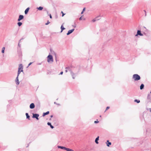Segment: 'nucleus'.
Listing matches in <instances>:
<instances>
[{"label": "nucleus", "mask_w": 151, "mask_h": 151, "mask_svg": "<svg viewBox=\"0 0 151 151\" xmlns=\"http://www.w3.org/2000/svg\"><path fill=\"white\" fill-rule=\"evenodd\" d=\"M47 61L48 63H52L53 61V59L52 56L49 53L47 57Z\"/></svg>", "instance_id": "f257e3e1"}, {"label": "nucleus", "mask_w": 151, "mask_h": 151, "mask_svg": "<svg viewBox=\"0 0 151 151\" xmlns=\"http://www.w3.org/2000/svg\"><path fill=\"white\" fill-rule=\"evenodd\" d=\"M23 66L22 64H19V68H18V71L17 75V76H19V75L21 72H23Z\"/></svg>", "instance_id": "f03ea898"}, {"label": "nucleus", "mask_w": 151, "mask_h": 151, "mask_svg": "<svg viewBox=\"0 0 151 151\" xmlns=\"http://www.w3.org/2000/svg\"><path fill=\"white\" fill-rule=\"evenodd\" d=\"M132 78L135 81H137L140 80V76L137 74H134L133 75Z\"/></svg>", "instance_id": "7ed1b4c3"}, {"label": "nucleus", "mask_w": 151, "mask_h": 151, "mask_svg": "<svg viewBox=\"0 0 151 151\" xmlns=\"http://www.w3.org/2000/svg\"><path fill=\"white\" fill-rule=\"evenodd\" d=\"M39 116V115L38 114L33 113L32 117L33 118H35L37 120H38L39 119L38 118Z\"/></svg>", "instance_id": "20e7f679"}, {"label": "nucleus", "mask_w": 151, "mask_h": 151, "mask_svg": "<svg viewBox=\"0 0 151 151\" xmlns=\"http://www.w3.org/2000/svg\"><path fill=\"white\" fill-rule=\"evenodd\" d=\"M17 53L18 55L19 56H20L22 55V52L21 51V47L18 48Z\"/></svg>", "instance_id": "39448f33"}, {"label": "nucleus", "mask_w": 151, "mask_h": 151, "mask_svg": "<svg viewBox=\"0 0 151 151\" xmlns=\"http://www.w3.org/2000/svg\"><path fill=\"white\" fill-rule=\"evenodd\" d=\"M143 35L142 33H141V31L140 30H137V33L135 35V36H137L138 35H139L140 36H142Z\"/></svg>", "instance_id": "423d86ee"}, {"label": "nucleus", "mask_w": 151, "mask_h": 151, "mask_svg": "<svg viewBox=\"0 0 151 151\" xmlns=\"http://www.w3.org/2000/svg\"><path fill=\"white\" fill-rule=\"evenodd\" d=\"M24 18V16L22 15H20L19 16V18L17 19V21L18 22L20 21L21 20L23 19Z\"/></svg>", "instance_id": "0eeeda50"}, {"label": "nucleus", "mask_w": 151, "mask_h": 151, "mask_svg": "<svg viewBox=\"0 0 151 151\" xmlns=\"http://www.w3.org/2000/svg\"><path fill=\"white\" fill-rule=\"evenodd\" d=\"M74 30V29H70V30H69L68 32L67 33V35H70V34H71V33H72L73 32V31Z\"/></svg>", "instance_id": "6e6552de"}, {"label": "nucleus", "mask_w": 151, "mask_h": 151, "mask_svg": "<svg viewBox=\"0 0 151 151\" xmlns=\"http://www.w3.org/2000/svg\"><path fill=\"white\" fill-rule=\"evenodd\" d=\"M70 74L72 77V78L73 79H74L75 78V74H74L71 70H70Z\"/></svg>", "instance_id": "1a4fd4ad"}, {"label": "nucleus", "mask_w": 151, "mask_h": 151, "mask_svg": "<svg viewBox=\"0 0 151 151\" xmlns=\"http://www.w3.org/2000/svg\"><path fill=\"white\" fill-rule=\"evenodd\" d=\"M35 105L33 103H31L29 105V108L31 109H33L35 108Z\"/></svg>", "instance_id": "9d476101"}, {"label": "nucleus", "mask_w": 151, "mask_h": 151, "mask_svg": "<svg viewBox=\"0 0 151 151\" xmlns=\"http://www.w3.org/2000/svg\"><path fill=\"white\" fill-rule=\"evenodd\" d=\"M18 77L19 76H17L15 79V82H16V84L17 85H19V81Z\"/></svg>", "instance_id": "9b49d317"}, {"label": "nucleus", "mask_w": 151, "mask_h": 151, "mask_svg": "<svg viewBox=\"0 0 151 151\" xmlns=\"http://www.w3.org/2000/svg\"><path fill=\"white\" fill-rule=\"evenodd\" d=\"M100 17V16H97V17H96L95 19H93L92 20V21L93 22H94L96 20H98L100 18H99Z\"/></svg>", "instance_id": "f8f14e48"}, {"label": "nucleus", "mask_w": 151, "mask_h": 151, "mask_svg": "<svg viewBox=\"0 0 151 151\" xmlns=\"http://www.w3.org/2000/svg\"><path fill=\"white\" fill-rule=\"evenodd\" d=\"M106 145L108 147H109L110 146V145H111V142H109V140H107L106 141Z\"/></svg>", "instance_id": "ddd939ff"}, {"label": "nucleus", "mask_w": 151, "mask_h": 151, "mask_svg": "<svg viewBox=\"0 0 151 151\" xmlns=\"http://www.w3.org/2000/svg\"><path fill=\"white\" fill-rule=\"evenodd\" d=\"M58 148H60L61 149L64 150H66V147H65L60 146H58Z\"/></svg>", "instance_id": "4468645a"}, {"label": "nucleus", "mask_w": 151, "mask_h": 151, "mask_svg": "<svg viewBox=\"0 0 151 151\" xmlns=\"http://www.w3.org/2000/svg\"><path fill=\"white\" fill-rule=\"evenodd\" d=\"M99 139V136H98L95 139V142L96 144H99V142H98V141Z\"/></svg>", "instance_id": "2eb2a0df"}, {"label": "nucleus", "mask_w": 151, "mask_h": 151, "mask_svg": "<svg viewBox=\"0 0 151 151\" xmlns=\"http://www.w3.org/2000/svg\"><path fill=\"white\" fill-rule=\"evenodd\" d=\"M29 8L28 7L24 11V13L25 14H27L29 10Z\"/></svg>", "instance_id": "dca6fc26"}, {"label": "nucleus", "mask_w": 151, "mask_h": 151, "mask_svg": "<svg viewBox=\"0 0 151 151\" xmlns=\"http://www.w3.org/2000/svg\"><path fill=\"white\" fill-rule=\"evenodd\" d=\"M47 124L48 125L50 126V128L51 129H52L54 128V126L52 125L51 124L50 122H47Z\"/></svg>", "instance_id": "f3484780"}, {"label": "nucleus", "mask_w": 151, "mask_h": 151, "mask_svg": "<svg viewBox=\"0 0 151 151\" xmlns=\"http://www.w3.org/2000/svg\"><path fill=\"white\" fill-rule=\"evenodd\" d=\"M49 111H47L46 112H44V113H43V114H42V116H44L45 115L49 114Z\"/></svg>", "instance_id": "a211bd4d"}, {"label": "nucleus", "mask_w": 151, "mask_h": 151, "mask_svg": "<svg viewBox=\"0 0 151 151\" xmlns=\"http://www.w3.org/2000/svg\"><path fill=\"white\" fill-rule=\"evenodd\" d=\"M144 85L143 84V83H142L140 86V90H142V89H143L144 88Z\"/></svg>", "instance_id": "6ab92c4d"}, {"label": "nucleus", "mask_w": 151, "mask_h": 151, "mask_svg": "<svg viewBox=\"0 0 151 151\" xmlns=\"http://www.w3.org/2000/svg\"><path fill=\"white\" fill-rule=\"evenodd\" d=\"M26 116L27 119L29 120L30 119V116L27 113H26Z\"/></svg>", "instance_id": "aec40b11"}, {"label": "nucleus", "mask_w": 151, "mask_h": 151, "mask_svg": "<svg viewBox=\"0 0 151 151\" xmlns=\"http://www.w3.org/2000/svg\"><path fill=\"white\" fill-rule=\"evenodd\" d=\"M60 29H61L60 32H63V31L65 29V28L63 26V25H61L60 27Z\"/></svg>", "instance_id": "412c9836"}, {"label": "nucleus", "mask_w": 151, "mask_h": 151, "mask_svg": "<svg viewBox=\"0 0 151 151\" xmlns=\"http://www.w3.org/2000/svg\"><path fill=\"white\" fill-rule=\"evenodd\" d=\"M37 9L41 11L43 9V8L42 6H39L38 7H37Z\"/></svg>", "instance_id": "4be33fe9"}, {"label": "nucleus", "mask_w": 151, "mask_h": 151, "mask_svg": "<svg viewBox=\"0 0 151 151\" xmlns=\"http://www.w3.org/2000/svg\"><path fill=\"white\" fill-rule=\"evenodd\" d=\"M17 24L19 27H20L22 25V22H19V21L17 23Z\"/></svg>", "instance_id": "5701e85b"}, {"label": "nucleus", "mask_w": 151, "mask_h": 151, "mask_svg": "<svg viewBox=\"0 0 151 151\" xmlns=\"http://www.w3.org/2000/svg\"><path fill=\"white\" fill-rule=\"evenodd\" d=\"M134 102H136L137 103H139L140 102V101L139 100L136 99L134 100Z\"/></svg>", "instance_id": "b1692460"}, {"label": "nucleus", "mask_w": 151, "mask_h": 151, "mask_svg": "<svg viewBox=\"0 0 151 151\" xmlns=\"http://www.w3.org/2000/svg\"><path fill=\"white\" fill-rule=\"evenodd\" d=\"M66 150L67 151H74L73 150L67 148L66 149Z\"/></svg>", "instance_id": "393cba45"}, {"label": "nucleus", "mask_w": 151, "mask_h": 151, "mask_svg": "<svg viewBox=\"0 0 151 151\" xmlns=\"http://www.w3.org/2000/svg\"><path fill=\"white\" fill-rule=\"evenodd\" d=\"M151 95L150 94H148L147 96V99H151Z\"/></svg>", "instance_id": "a878e982"}, {"label": "nucleus", "mask_w": 151, "mask_h": 151, "mask_svg": "<svg viewBox=\"0 0 151 151\" xmlns=\"http://www.w3.org/2000/svg\"><path fill=\"white\" fill-rule=\"evenodd\" d=\"M72 67L71 66H70V67H69V66H68V67H66L65 68V69H67L68 70H69V71H70V70H71V68Z\"/></svg>", "instance_id": "bb28decb"}, {"label": "nucleus", "mask_w": 151, "mask_h": 151, "mask_svg": "<svg viewBox=\"0 0 151 151\" xmlns=\"http://www.w3.org/2000/svg\"><path fill=\"white\" fill-rule=\"evenodd\" d=\"M5 49V47H4L2 48V50H1V52L2 53H4V50Z\"/></svg>", "instance_id": "cd10ccee"}, {"label": "nucleus", "mask_w": 151, "mask_h": 151, "mask_svg": "<svg viewBox=\"0 0 151 151\" xmlns=\"http://www.w3.org/2000/svg\"><path fill=\"white\" fill-rule=\"evenodd\" d=\"M86 9L85 8H83L82 11L81 12V14H83V13L85 11Z\"/></svg>", "instance_id": "c85d7f7f"}, {"label": "nucleus", "mask_w": 151, "mask_h": 151, "mask_svg": "<svg viewBox=\"0 0 151 151\" xmlns=\"http://www.w3.org/2000/svg\"><path fill=\"white\" fill-rule=\"evenodd\" d=\"M50 22L48 20L47 23H46L45 24L46 25H48V24H50Z\"/></svg>", "instance_id": "c756f323"}, {"label": "nucleus", "mask_w": 151, "mask_h": 151, "mask_svg": "<svg viewBox=\"0 0 151 151\" xmlns=\"http://www.w3.org/2000/svg\"><path fill=\"white\" fill-rule=\"evenodd\" d=\"M110 108V107L109 106H107L106 108V110L105 111H106V110H108Z\"/></svg>", "instance_id": "7c9ffc66"}, {"label": "nucleus", "mask_w": 151, "mask_h": 151, "mask_svg": "<svg viewBox=\"0 0 151 151\" xmlns=\"http://www.w3.org/2000/svg\"><path fill=\"white\" fill-rule=\"evenodd\" d=\"M54 104H56V105H58V106H60V104H58V103H56L55 102H54Z\"/></svg>", "instance_id": "2f4dec72"}, {"label": "nucleus", "mask_w": 151, "mask_h": 151, "mask_svg": "<svg viewBox=\"0 0 151 151\" xmlns=\"http://www.w3.org/2000/svg\"><path fill=\"white\" fill-rule=\"evenodd\" d=\"M99 122V121H98L97 120V121H95L94 122V123L95 124H96Z\"/></svg>", "instance_id": "473e14b6"}, {"label": "nucleus", "mask_w": 151, "mask_h": 151, "mask_svg": "<svg viewBox=\"0 0 151 151\" xmlns=\"http://www.w3.org/2000/svg\"><path fill=\"white\" fill-rule=\"evenodd\" d=\"M48 15L50 17V19H52V16L51 14H48Z\"/></svg>", "instance_id": "72a5a7b5"}, {"label": "nucleus", "mask_w": 151, "mask_h": 151, "mask_svg": "<svg viewBox=\"0 0 151 151\" xmlns=\"http://www.w3.org/2000/svg\"><path fill=\"white\" fill-rule=\"evenodd\" d=\"M18 48H20V47H21V45H20V44H19V43H18Z\"/></svg>", "instance_id": "f704fd0d"}, {"label": "nucleus", "mask_w": 151, "mask_h": 151, "mask_svg": "<svg viewBox=\"0 0 151 151\" xmlns=\"http://www.w3.org/2000/svg\"><path fill=\"white\" fill-rule=\"evenodd\" d=\"M32 63V62H30V63L28 65V66L29 67V66Z\"/></svg>", "instance_id": "c9c22d12"}, {"label": "nucleus", "mask_w": 151, "mask_h": 151, "mask_svg": "<svg viewBox=\"0 0 151 151\" xmlns=\"http://www.w3.org/2000/svg\"><path fill=\"white\" fill-rule=\"evenodd\" d=\"M63 72L61 71L59 75H62L63 74Z\"/></svg>", "instance_id": "e433bc0d"}, {"label": "nucleus", "mask_w": 151, "mask_h": 151, "mask_svg": "<svg viewBox=\"0 0 151 151\" xmlns=\"http://www.w3.org/2000/svg\"><path fill=\"white\" fill-rule=\"evenodd\" d=\"M73 26L74 28H75L76 27V25L75 24L73 25Z\"/></svg>", "instance_id": "4c0bfd02"}, {"label": "nucleus", "mask_w": 151, "mask_h": 151, "mask_svg": "<svg viewBox=\"0 0 151 151\" xmlns=\"http://www.w3.org/2000/svg\"><path fill=\"white\" fill-rule=\"evenodd\" d=\"M79 20H82V17H81L79 18Z\"/></svg>", "instance_id": "58836bf2"}, {"label": "nucleus", "mask_w": 151, "mask_h": 151, "mask_svg": "<svg viewBox=\"0 0 151 151\" xmlns=\"http://www.w3.org/2000/svg\"><path fill=\"white\" fill-rule=\"evenodd\" d=\"M61 13H63L62 17H63L64 16V15L65 14L63 13L62 11Z\"/></svg>", "instance_id": "ea45409f"}, {"label": "nucleus", "mask_w": 151, "mask_h": 151, "mask_svg": "<svg viewBox=\"0 0 151 151\" xmlns=\"http://www.w3.org/2000/svg\"><path fill=\"white\" fill-rule=\"evenodd\" d=\"M30 143H29V144H27V146H26V147H28L29 146Z\"/></svg>", "instance_id": "a19ab883"}, {"label": "nucleus", "mask_w": 151, "mask_h": 151, "mask_svg": "<svg viewBox=\"0 0 151 151\" xmlns=\"http://www.w3.org/2000/svg\"><path fill=\"white\" fill-rule=\"evenodd\" d=\"M144 27L146 29V30L147 31H148V29H147L145 27Z\"/></svg>", "instance_id": "79ce46f5"}, {"label": "nucleus", "mask_w": 151, "mask_h": 151, "mask_svg": "<svg viewBox=\"0 0 151 151\" xmlns=\"http://www.w3.org/2000/svg\"><path fill=\"white\" fill-rule=\"evenodd\" d=\"M67 72H68L67 69H66V70H65V72L66 73H67Z\"/></svg>", "instance_id": "37998d69"}, {"label": "nucleus", "mask_w": 151, "mask_h": 151, "mask_svg": "<svg viewBox=\"0 0 151 151\" xmlns=\"http://www.w3.org/2000/svg\"><path fill=\"white\" fill-rule=\"evenodd\" d=\"M53 117V115H51L50 116V117L51 118H52Z\"/></svg>", "instance_id": "c03bdc74"}, {"label": "nucleus", "mask_w": 151, "mask_h": 151, "mask_svg": "<svg viewBox=\"0 0 151 151\" xmlns=\"http://www.w3.org/2000/svg\"><path fill=\"white\" fill-rule=\"evenodd\" d=\"M46 10L47 11V14H48V11L47 10Z\"/></svg>", "instance_id": "a18cd8bd"}, {"label": "nucleus", "mask_w": 151, "mask_h": 151, "mask_svg": "<svg viewBox=\"0 0 151 151\" xmlns=\"http://www.w3.org/2000/svg\"><path fill=\"white\" fill-rule=\"evenodd\" d=\"M146 16V12L145 13V16Z\"/></svg>", "instance_id": "49530a36"}, {"label": "nucleus", "mask_w": 151, "mask_h": 151, "mask_svg": "<svg viewBox=\"0 0 151 151\" xmlns=\"http://www.w3.org/2000/svg\"><path fill=\"white\" fill-rule=\"evenodd\" d=\"M41 63H39L38 64H37L38 65H41Z\"/></svg>", "instance_id": "de8ad7c7"}, {"label": "nucleus", "mask_w": 151, "mask_h": 151, "mask_svg": "<svg viewBox=\"0 0 151 151\" xmlns=\"http://www.w3.org/2000/svg\"><path fill=\"white\" fill-rule=\"evenodd\" d=\"M144 35H146V34L145 33V32H143V33Z\"/></svg>", "instance_id": "09e8293b"}, {"label": "nucleus", "mask_w": 151, "mask_h": 151, "mask_svg": "<svg viewBox=\"0 0 151 151\" xmlns=\"http://www.w3.org/2000/svg\"><path fill=\"white\" fill-rule=\"evenodd\" d=\"M144 12L145 13V12H146V11L145 10H144Z\"/></svg>", "instance_id": "8fccbe9b"}, {"label": "nucleus", "mask_w": 151, "mask_h": 151, "mask_svg": "<svg viewBox=\"0 0 151 151\" xmlns=\"http://www.w3.org/2000/svg\"><path fill=\"white\" fill-rule=\"evenodd\" d=\"M150 112H151V108H150Z\"/></svg>", "instance_id": "3c124183"}, {"label": "nucleus", "mask_w": 151, "mask_h": 151, "mask_svg": "<svg viewBox=\"0 0 151 151\" xmlns=\"http://www.w3.org/2000/svg\"><path fill=\"white\" fill-rule=\"evenodd\" d=\"M58 98L57 99H56V100H58Z\"/></svg>", "instance_id": "603ef678"}, {"label": "nucleus", "mask_w": 151, "mask_h": 151, "mask_svg": "<svg viewBox=\"0 0 151 151\" xmlns=\"http://www.w3.org/2000/svg\"><path fill=\"white\" fill-rule=\"evenodd\" d=\"M101 116H100V117H101Z\"/></svg>", "instance_id": "864d4df0"}, {"label": "nucleus", "mask_w": 151, "mask_h": 151, "mask_svg": "<svg viewBox=\"0 0 151 151\" xmlns=\"http://www.w3.org/2000/svg\"><path fill=\"white\" fill-rule=\"evenodd\" d=\"M150 93H151V91H150Z\"/></svg>", "instance_id": "5fc2aeb1"}]
</instances>
